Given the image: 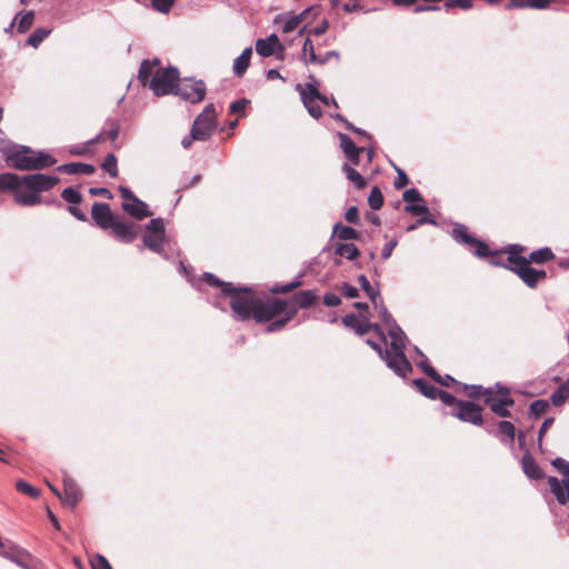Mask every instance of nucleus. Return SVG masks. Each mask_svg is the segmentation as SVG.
I'll return each instance as SVG.
<instances>
[{"label": "nucleus", "instance_id": "49", "mask_svg": "<svg viewBox=\"0 0 569 569\" xmlns=\"http://www.w3.org/2000/svg\"><path fill=\"white\" fill-rule=\"evenodd\" d=\"M405 210L412 214H421V213L428 212V208H427L425 201L407 204L405 207Z\"/></svg>", "mask_w": 569, "mask_h": 569}, {"label": "nucleus", "instance_id": "45", "mask_svg": "<svg viewBox=\"0 0 569 569\" xmlns=\"http://www.w3.org/2000/svg\"><path fill=\"white\" fill-rule=\"evenodd\" d=\"M90 563L92 569H112L107 558L101 555H94L91 558Z\"/></svg>", "mask_w": 569, "mask_h": 569}, {"label": "nucleus", "instance_id": "28", "mask_svg": "<svg viewBox=\"0 0 569 569\" xmlns=\"http://www.w3.org/2000/svg\"><path fill=\"white\" fill-rule=\"evenodd\" d=\"M296 306L300 308H307L311 306L316 300V295L312 290H306L298 292L292 298Z\"/></svg>", "mask_w": 569, "mask_h": 569}, {"label": "nucleus", "instance_id": "55", "mask_svg": "<svg viewBox=\"0 0 569 569\" xmlns=\"http://www.w3.org/2000/svg\"><path fill=\"white\" fill-rule=\"evenodd\" d=\"M345 219L350 223L357 224L359 222V212L357 207H350L346 211Z\"/></svg>", "mask_w": 569, "mask_h": 569}, {"label": "nucleus", "instance_id": "53", "mask_svg": "<svg viewBox=\"0 0 569 569\" xmlns=\"http://www.w3.org/2000/svg\"><path fill=\"white\" fill-rule=\"evenodd\" d=\"M437 398L440 399L441 402H443L445 405H448V406L455 405V408H457L458 400H456V398L451 393L443 391V390H439Z\"/></svg>", "mask_w": 569, "mask_h": 569}, {"label": "nucleus", "instance_id": "29", "mask_svg": "<svg viewBox=\"0 0 569 569\" xmlns=\"http://www.w3.org/2000/svg\"><path fill=\"white\" fill-rule=\"evenodd\" d=\"M413 383L423 396L430 399H437L440 389L423 379H416Z\"/></svg>", "mask_w": 569, "mask_h": 569}, {"label": "nucleus", "instance_id": "8", "mask_svg": "<svg viewBox=\"0 0 569 569\" xmlns=\"http://www.w3.org/2000/svg\"><path fill=\"white\" fill-rule=\"evenodd\" d=\"M483 400L496 415L500 417L510 416L508 407L513 405V400L510 398L508 388L499 385L495 388H486Z\"/></svg>", "mask_w": 569, "mask_h": 569}, {"label": "nucleus", "instance_id": "24", "mask_svg": "<svg viewBox=\"0 0 569 569\" xmlns=\"http://www.w3.org/2000/svg\"><path fill=\"white\" fill-rule=\"evenodd\" d=\"M251 54H252V49L249 47V48H246L242 51V53L234 59L233 72L237 76L240 77L246 72V70L248 69L249 63H250Z\"/></svg>", "mask_w": 569, "mask_h": 569}, {"label": "nucleus", "instance_id": "63", "mask_svg": "<svg viewBox=\"0 0 569 569\" xmlns=\"http://www.w3.org/2000/svg\"><path fill=\"white\" fill-rule=\"evenodd\" d=\"M339 58V52L338 51H328L325 56L322 57H318V61H316L317 64H326L330 58Z\"/></svg>", "mask_w": 569, "mask_h": 569}, {"label": "nucleus", "instance_id": "10", "mask_svg": "<svg viewBox=\"0 0 569 569\" xmlns=\"http://www.w3.org/2000/svg\"><path fill=\"white\" fill-rule=\"evenodd\" d=\"M172 93L191 103H197L204 98L206 84L202 81L184 79L182 81H178Z\"/></svg>", "mask_w": 569, "mask_h": 569}, {"label": "nucleus", "instance_id": "42", "mask_svg": "<svg viewBox=\"0 0 569 569\" xmlns=\"http://www.w3.org/2000/svg\"><path fill=\"white\" fill-rule=\"evenodd\" d=\"M61 197L64 201H67L71 204H76L81 201V194L76 189H73L71 187L66 188L62 191Z\"/></svg>", "mask_w": 569, "mask_h": 569}, {"label": "nucleus", "instance_id": "16", "mask_svg": "<svg viewBox=\"0 0 569 569\" xmlns=\"http://www.w3.org/2000/svg\"><path fill=\"white\" fill-rule=\"evenodd\" d=\"M256 51L261 57H270L274 54L276 52L283 51V46L280 42L277 34L272 33L269 37L264 39H258L256 42Z\"/></svg>", "mask_w": 569, "mask_h": 569}, {"label": "nucleus", "instance_id": "26", "mask_svg": "<svg viewBox=\"0 0 569 569\" xmlns=\"http://www.w3.org/2000/svg\"><path fill=\"white\" fill-rule=\"evenodd\" d=\"M336 254L353 260L359 256V249L353 243H337L335 247Z\"/></svg>", "mask_w": 569, "mask_h": 569}, {"label": "nucleus", "instance_id": "54", "mask_svg": "<svg viewBox=\"0 0 569 569\" xmlns=\"http://www.w3.org/2000/svg\"><path fill=\"white\" fill-rule=\"evenodd\" d=\"M397 243H398V241L396 239H392L383 246L382 251H381L382 259L387 260L391 257L392 251L396 248Z\"/></svg>", "mask_w": 569, "mask_h": 569}, {"label": "nucleus", "instance_id": "36", "mask_svg": "<svg viewBox=\"0 0 569 569\" xmlns=\"http://www.w3.org/2000/svg\"><path fill=\"white\" fill-rule=\"evenodd\" d=\"M343 171L347 176V178L357 187V188H363L366 186V181L362 178V176L355 170L349 164H343Z\"/></svg>", "mask_w": 569, "mask_h": 569}, {"label": "nucleus", "instance_id": "21", "mask_svg": "<svg viewBox=\"0 0 569 569\" xmlns=\"http://www.w3.org/2000/svg\"><path fill=\"white\" fill-rule=\"evenodd\" d=\"M59 171L66 172L68 174H92L94 172V167L89 163H81V162H71L61 164L58 167Z\"/></svg>", "mask_w": 569, "mask_h": 569}, {"label": "nucleus", "instance_id": "39", "mask_svg": "<svg viewBox=\"0 0 569 569\" xmlns=\"http://www.w3.org/2000/svg\"><path fill=\"white\" fill-rule=\"evenodd\" d=\"M102 168L111 177L118 176L117 158L114 154L109 153L102 162Z\"/></svg>", "mask_w": 569, "mask_h": 569}, {"label": "nucleus", "instance_id": "38", "mask_svg": "<svg viewBox=\"0 0 569 569\" xmlns=\"http://www.w3.org/2000/svg\"><path fill=\"white\" fill-rule=\"evenodd\" d=\"M368 202L371 209L379 210L383 204V196L378 187H373L369 193Z\"/></svg>", "mask_w": 569, "mask_h": 569}, {"label": "nucleus", "instance_id": "58", "mask_svg": "<svg viewBox=\"0 0 569 569\" xmlns=\"http://www.w3.org/2000/svg\"><path fill=\"white\" fill-rule=\"evenodd\" d=\"M203 278L204 280L210 283V284H214V286H219L222 288V292L224 293V284L227 282H222L220 281L216 276H213L212 273H204L203 274Z\"/></svg>", "mask_w": 569, "mask_h": 569}, {"label": "nucleus", "instance_id": "1", "mask_svg": "<svg viewBox=\"0 0 569 569\" xmlns=\"http://www.w3.org/2000/svg\"><path fill=\"white\" fill-rule=\"evenodd\" d=\"M224 293L230 296V306L240 320L252 317L257 322L271 321L267 327L268 332L283 328L296 313V309L287 310V302L281 299L262 301L254 298L248 288H237L232 283L224 284Z\"/></svg>", "mask_w": 569, "mask_h": 569}, {"label": "nucleus", "instance_id": "14", "mask_svg": "<svg viewBox=\"0 0 569 569\" xmlns=\"http://www.w3.org/2000/svg\"><path fill=\"white\" fill-rule=\"evenodd\" d=\"M342 322L346 327L353 329L358 335L362 336L370 329H373L380 337L381 340L386 341V336L380 330L378 325H371L367 320H360L355 315H347L342 318Z\"/></svg>", "mask_w": 569, "mask_h": 569}, {"label": "nucleus", "instance_id": "6", "mask_svg": "<svg viewBox=\"0 0 569 569\" xmlns=\"http://www.w3.org/2000/svg\"><path fill=\"white\" fill-rule=\"evenodd\" d=\"M517 247L513 246L512 250L509 251L507 268L515 273L530 288H536L538 282L546 278L545 270H536L530 267V261L523 257L517 256Z\"/></svg>", "mask_w": 569, "mask_h": 569}, {"label": "nucleus", "instance_id": "33", "mask_svg": "<svg viewBox=\"0 0 569 569\" xmlns=\"http://www.w3.org/2000/svg\"><path fill=\"white\" fill-rule=\"evenodd\" d=\"M51 33V29L38 28L27 39V43L32 48H38L40 43Z\"/></svg>", "mask_w": 569, "mask_h": 569}, {"label": "nucleus", "instance_id": "50", "mask_svg": "<svg viewBox=\"0 0 569 569\" xmlns=\"http://www.w3.org/2000/svg\"><path fill=\"white\" fill-rule=\"evenodd\" d=\"M547 408H548V402L547 401H545V400H535L530 405V412L538 417L541 413H543Z\"/></svg>", "mask_w": 569, "mask_h": 569}, {"label": "nucleus", "instance_id": "57", "mask_svg": "<svg viewBox=\"0 0 569 569\" xmlns=\"http://www.w3.org/2000/svg\"><path fill=\"white\" fill-rule=\"evenodd\" d=\"M248 103L249 100L247 99L236 100L230 104V111L234 113L243 111L247 108Z\"/></svg>", "mask_w": 569, "mask_h": 569}, {"label": "nucleus", "instance_id": "22", "mask_svg": "<svg viewBox=\"0 0 569 569\" xmlns=\"http://www.w3.org/2000/svg\"><path fill=\"white\" fill-rule=\"evenodd\" d=\"M523 472L531 479H540L543 476L542 469L530 456H523L521 460Z\"/></svg>", "mask_w": 569, "mask_h": 569}, {"label": "nucleus", "instance_id": "12", "mask_svg": "<svg viewBox=\"0 0 569 569\" xmlns=\"http://www.w3.org/2000/svg\"><path fill=\"white\" fill-rule=\"evenodd\" d=\"M482 409L480 406L475 405L471 401H461L457 402V408H455L451 415L463 422H469L475 426H480L482 423Z\"/></svg>", "mask_w": 569, "mask_h": 569}, {"label": "nucleus", "instance_id": "23", "mask_svg": "<svg viewBox=\"0 0 569 569\" xmlns=\"http://www.w3.org/2000/svg\"><path fill=\"white\" fill-rule=\"evenodd\" d=\"M551 1L552 0H511L507 8H531L541 10L548 8Z\"/></svg>", "mask_w": 569, "mask_h": 569}, {"label": "nucleus", "instance_id": "15", "mask_svg": "<svg viewBox=\"0 0 569 569\" xmlns=\"http://www.w3.org/2000/svg\"><path fill=\"white\" fill-rule=\"evenodd\" d=\"M0 556L16 563L22 569H33L27 560H32V556L24 549L17 546H11L8 550L0 551Z\"/></svg>", "mask_w": 569, "mask_h": 569}, {"label": "nucleus", "instance_id": "2", "mask_svg": "<svg viewBox=\"0 0 569 569\" xmlns=\"http://www.w3.org/2000/svg\"><path fill=\"white\" fill-rule=\"evenodd\" d=\"M59 182L57 176L34 173L18 176L12 172L0 173V192L12 191L14 201L23 207L41 202V192L49 191Z\"/></svg>", "mask_w": 569, "mask_h": 569}, {"label": "nucleus", "instance_id": "64", "mask_svg": "<svg viewBox=\"0 0 569 569\" xmlns=\"http://www.w3.org/2000/svg\"><path fill=\"white\" fill-rule=\"evenodd\" d=\"M68 209H69V212L73 217H76L78 220H80V221H86L87 220L84 213L81 210H79L77 207L70 206Z\"/></svg>", "mask_w": 569, "mask_h": 569}, {"label": "nucleus", "instance_id": "51", "mask_svg": "<svg viewBox=\"0 0 569 569\" xmlns=\"http://www.w3.org/2000/svg\"><path fill=\"white\" fill-rule=\"evenodd\" d=\"M463 388L470 398L483 397V392L486 390L481 386H476V385H472V386L465 385Z\"/></svg>", "mask_w": 569, "mask_h": 569}, {"label": "nucleus", "instance_id": "13", "mask_svg": "<svg viewBox=\"0 0 569 569\" xmlns=\"http://www.w3.org/2000/svg\"><path fill=\"white\" fill-rule=\"evenodd\" d=\"M452 238L455 239V241L459 242V243H466L472 248H475V256L477 257H488L489 256V248L488 246L482 242V241H479L477 239H475L472 236H470L468 232H467V228L462 224H457L453 229H452Z\"/></svg>", "mask_w": 569, "mask_h": 569}, {"label": "nucleus", "instance_id": "4", "mask_svg": "<svg viewBox=\"0 0 569 569\" xmlns=\"http://www.w3.org/2000/svg\"><path fill=\"white\" fill-rule=\"evenodd\" d=\"M158 64V59H154L152 62L143 60L138 78L143 86L148 83L157 97H161L173 92L179 81V72L176 68H158L154 70Z\"/></svg>", "mask_w": 569, "mask_h": 569}, {"label": "nucleus", "instance_id": "20", "mask_svg": "<svg viewBox=\"0 0 569 569\" xmlns=\"http://www.w3.org/2000/svg\"><path fill=\"white\" fill-rule=\"evenodd\" d=\"M109 228H111L116 237H118L123 242H131L137 237V233L133 230V224L123 222L118 218H116Z\"/></svg>", "mask_w": 569, "mask_h": 569}, {"label": "nucleus", "instance_id": "5", "mask_svg": "<svg viewBox=\"0 0 569 569\" xmlns=\"http://www.w3.org/2000/svg\"><path fill=\"white\" fill-rule=\"evenodd\" d=\"M9 167L18 170H41L56 164L57 160L44 151H34L26 146L14 147L7 156Z\"/></svg>", "mask_w": 569, "mask_h": 569}, {"label": "nucleus", "instance_id": "7", "mask_svg": "<svg viewBox=\"0 0 569 569\" xmlns=\"http://www.w3.org/2000/svg\"><path fill=\"white\" fill-rule=\"evenodd\" d=\"M311 79V83H306L305 86L298 84L297 90H299L303 106L310 116L318 119L322 114L319 102L328 106L330 100L326 96L319 93L318 81H316L312 77ZM331 102L337 107V102L333 98L331 99Z\"/></svg>", "mask_w": 569, "mask_h": 569}, {"label": "nucleus", "instance_id": "30", "mask_svg": "<svg viewBox=\"0 0 569 569\" xmlns=\"http://www.w3.org/2000/svg\"><path fill=\"white\" fill-rule=\"evenodd\" d=\"M373 307L378 312L380 321L387 327L388 330L390 329V327H392V325H397L392 316L388 312L381 299L377 300V305H373Z\"/></svg>", "mask_w": 569, "mask_h": 569}, {"label": "nucleus", "instance_id": "62", "mask_svg": "<svg viewBox=\"0 0 569 569\" xmlns=\"http://www.w3.org/2000/svg\"><path fill=\"white\" fill-rule=\"evenodd\" d=\"M342 291L346 297L348 298H356L358 297V289L353 286H350L348 283H345L342 287Z\"/></svg>", "mask_w": 569, "mask_h": 569}, {"label": "nucleus", "instance_id": "9", "mask_svg": "<svg viewBox=\"0 0 569 569\" xmlns=\"http://www.w3.org/2000/svg\"><path fill=\"white\" fill-rule=\"evenodd\" d=\"M216 110L213 104H208L203 111L196 118L192 130L193 136L199 141L207 140L216 126Z\"/></svg>", "mask_w": 569, "mask_h": 569}, {"label": "nucleus", "instance_id": "18", "mask_svg": "<svg viewBox=\"0 0 569 569\" xmlns=\"http://www.w3.org/2000/svg\"><path fill=\"white\" fill-rule=\"evenodd\" d=\"M82 493L79 486L69 477H63V499L62 502L74 507L81 500Z\"/></svg>", "mask_w": 569, "mask_h": 569}, {"label": "nucleus", "instance_id": "60", "mask_svg": "<svg viewBox=\"0 0 569 569\" xmlns=\"http://www.w3.org/2000/svg\"><path fill=\"white\" fill-rule=\"evenodd\" d=\"M420 367L423 370V372L427 373L432 379L438 378V372L427 361H421Z\"/></svg>", "mask_w": 569, "mask_h": 569}, {"label": "nucleus", "instance_id": "41", "mask_svg": "<svg viewBox=\"0 0 569 569\" xmlns=\"http://www.w3.org/2000/svg\"><path fill=\"white\" fill-rule=\"evenodd\" d=\"M34 12L28 11L26 12L19 20L18 31L20 33H24L33 23Z\"/></svg>", "mask_w": 569, "mask_h": 569}, {"label": "nucleus", "instance_id": "40", "mask_svg": "<svg viewBox=\"0 0 569 569\" xmlns=\"http://www.w3.org/2000/svg\"><path fill=\"white\" fill-rule=\"evenodd\" d=\"M147 231L148 233H154L159 236H164V224L162 219L156 218L151 219L149 223L147 224Z\"/></svg>", "mask_w": 569, "mask_h": 569}, {"label": "nucleus", "instance_id": "61", "mask_svg": "<svg viewBox=\"0 0 569 569\" xmlns=\"http://www.w3.org/2000/svg\"><path fill=\"white\" fill-rule=\"evenodd\" d=\"M552 423H553V419L552 418L545 419L542 426L540 427L539 435H538L539 443H541V439H542L543 435L546 433V431L550 428V426Z\"/></svg>", "mask_w": 569, "mask_h": 569}, {"label": "nucleus", "instance_id": "35", "mask_svg": "<svg viewBox=\"0 0 569 569\" xmlns=\"http://www.w3.org/2000/svg\"><path fill=\"white\" fill-rule=\"evenodd\" d=\"M553 253L549 248H541L530 253V261L536 263H543L553 259Z\"/></svg>", "mask_w": 569, "mask_h": 569}, {"label": "nucleus", "instance_id": "43", "mask_svg": "<svg viewBox=\"0 0 569 569\" xmlns=\"http://www.w3.org/2000/svg\"><path fill=\"white\" fill-rule=\"evenodd\" d=\"M16 487L20 492L33 498H37L40 493L37 488H34L33 486L23 480L17 481Z\"/></svg>", "mask_w": 569, "mask_h": 569}, {"label": "nucleus", "instance_id": "25", "mask_svg": "<svg viewBox=\"0 0 569 569\" xmlns=\"http://www.w3.org/2000/svg\"><path fill=\"white\" fill-rule=\"evenodd\" d=\"M164 241V236H157L154 233H146L143 236V244L148 247L150 250L161 254L163 251L162 244Z\"/></svg>", "mask_w": 569, "mask_h": 569}, {"label": "nucleus", "instance_id": "11", "mask_svg": "<svg viewBox=\"0 0 569 569\" xmlns=\"http://www.w3.org/2000/svg\"><path fill=\"white\" fill-rule=\"evenodd\" d=\"M119 191L124 200L122 208L130 216L138 220L152 216V212L148 210L147 203L138 199L130 189L127 187H119Z\"/></svg>", "mask_w": 569, "mask_h": 569}, {"label": "nucleus", "instance_id": "19", "mask_svg": "<svg viewBox=\"0 0 569 569\" xmlns=\"http://www.w3.org/2000/svg\"><path fill=\"white\" fill-rule=\"evenodd\" d=\"M339 140H340V147L342 151L345 152L346 157L353 163H359V153L363 152L366 148L363 147H357L351 138L345 133H338Z\"/></svg>", "mask_w": 569, "mask_h": 569}, {"label": "nucleus", "instance_id": "31", "mask_svg": "<svg viewBox=\"0 0 569 569\" xmlns=\"http://www.w3.org/2000/svg\"><path fill=\"white\" fill-rule=\"evenodd\" d=\"M358 282L361 286V288L366 291L371 302L373 305H377V300L381 299L379 289L371 287L369 280L363 274L359 276Z\"/></svg>", "mask_w": 569, "mask_h": 569}, {"label": "nucleus", "instance_id": "27", "mask_svg": "<svg viewBox=\"0 0 569 569\" xmlns=\"http://www.w3.org/2000/svg\"><path fill=\"white\" fill-rule=\"evenodd\" d=\"M333 233L341 240H356L359 238V233L356 229L349 226H342L341 223L335 224Z\"/></svg>", "mask_w": 569, "mask_h": 569}, {"label": "nucleus", "instance_id": "47", "mask_svg": "<svg viewBox=\"0 0 569 569\" xmlns=\"http://www.w3.org/2000/svg\"><path fill=\"white\" fill-rule=\"evenodd\" d=\"M301 20H302V16L301 14H297V16L290 17L284 22V24L282 27V31L288 33V32H291V31L296 30L298 28V26L301 23Z\"/></svg>", "mask_w": 569, "mask_h": 569}, {"label": "nucleus", "instance_id": "52", "mask_svg": "<svg viewBox=\"0 0 569 569\" xmlns=\"http://www.w3.org/2000/svg\"><path fill=\"white\" fill-rule=\"evenodd\" d=\"M398 177L395 180V188L396 189H402L409 183V179L406 174V172L399 168H396Z\"/></svg>", "mask_w": 569, "mask_h": 569}, {"label": "nucleus", "instance_id": "44", "mask_svg": "<svg viewBox=\"0 0 569 569\" xmlns=\"http://www.w3.org/2000/svg\"><path fill=\"white\" fill-rule=\"evenodd\" d=\"M402 198L408 204L416 203V202H423V198L421 197L420 192L415 189H408L403 192Z\"/></svg>", "mask_w": 569, "mask_h": 569}, {"label": "nucleus", "instance_id": "56", "mask_svg": "<svg viewBox=\"0 0 569 569\" xmlns=\"http://www.w3.org/2000/svg\"><path fill=\"white\" fill-rule=\"evenodd\" d=\"M323 303L328 307H336L341 303V299L335 293H327L323 297Z\"/></svg>", "mask_w": 569, "mask_h": 569}, {"label": "nucleus", "instance_id": "3", "mask_svg": "<svg viewBox=\"0 0 569 569\" xmlns=\"http://www.w3.org/2000/svg\"><path fill=\"white\" fill-rule=\"evenodd\" d=\"M388 337L390 342L385 341L387 345L386 350H382L380 345L371 339H368L366 342L378 352L388 368L396 375L406 377V375L412 370V366L405 355L406 335L398 325H392L389 329Z\"/></svg>", "mask_w": 569, "mask_h": 569}, {"label": "nucleus", "instance_id": "34", "mask_svg": "<svg viewBox=\"0 0 569 569\" xmlns=\"http://www.w3.org/2000/svg\"><path fill=\"white\" fill-rule=\"evenodd\" d=\"M301 58L306 64L316 63V61H318L313 43L309 38H307L303 43Z\"/></svg>", "mask_w": 569, "mask_h": 569}, {"label": "nucleus", "instance_id": "32", "mask_svg": "<svg viewBox=\"0 0 569 569\" xmlns=\"http://www.w3.org/2000/svg\"><path fill=\"white\" fill-rule=\"evenodd\" d=\"M569 398V381L560 386L557 390H555L550 397L553 406L558 407L566 402Z\"/></svg>", "mask_w": 569, "mask_h": 569}, {"label": "nucleus", "instance_id": "59", "mask_svg": "<svg viewBox=\"0 0 569 569\" xmlns=\"http://www.w3.org/2000/svg\"><path fill=\"white\" fill-rule=\"evenodd\" d=\"M329 28V22L327 20H322L317 27H315L310 33L313 36L323 34Z\"/></svg>", "mask_w": 569, "mask_h": 569}, {"label": "nucleus", "instance_id": "37", "mask_svg": "<svg viewBox=\"0 0 569 569\" xmlns=\"http://www.w3.org/2000/svg\"><path fill=\"white\" fill-rule=\"evenodd\" d=\"M498 431H499L500 436L506 437V439L509 443L513 442L516 430H515V426L510 421H506V420L499 421L498 422Z\"/></svg>", "mask_w": 569, "mask_h": 569}, {"label": "nucleus", "instance_id": "17", "mask_svg": "<svg viewBox=\"0 0 569 569\" xmlns=\"http://www.w3.org/2000/svg\"><path fill=\"white\" fill-rule=\"evenodd\" d=\"M91 214L101 229H108L117 218L112 214L109 204L100 202L93 203Z\"/></svg>", "mask_w": 569, "mask_h": 569}, {"label": "nucleus", "instance_id": "48", "mask_svg": "<svg viewBox=\"0 0 569 569\" xmlns=\"http://www.w3.org/2000/svg\"><path fill=\"white\" fill-rule=\"evenodd\" d=\"M173 2L174 0H152V7L161 13H168Z\"/></svg>", "mask_w": 569, "mask_h": 569}, {"label": "nucleus", "instance_id": "46", "mask_svg": "<svg viewBox=\"0 0 569 569\" xmlns=\"http://www.w3.org/2000/svg\"><path fill=\"white\" fill-rule=\"evenodd\" d=\"M472 1L473 0H449L443 4V8L447 12L453 7H459L463 10H467L472 7Z\"/></svg>", "mask_w": 569, "mask_h": 569}]
</instances>
